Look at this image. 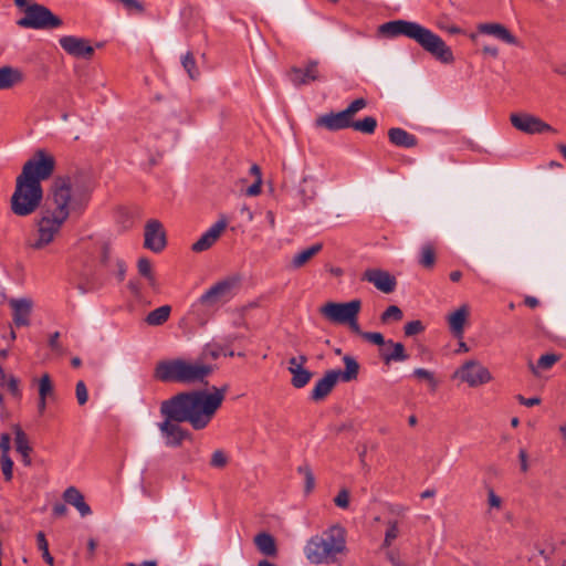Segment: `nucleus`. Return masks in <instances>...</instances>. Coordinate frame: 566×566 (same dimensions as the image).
Here are the masks:
<instances>
[{
	"instance_id": "5fc2aeb1",
	"label": "nucleus",
	"mask_w": 566,
	"mask_h": 566,
	"mask_svg": "<svg viewBox=\"0 0 566 566\" xmlns=\"http://www.w3.org/2000/svg\"><path fill=\"white\" fill-rule=\"evenodd\" d=\"M488 504L490 509L500 510L502 506V499L495 494L492 488L488 489Z\"/></svg>"
},
{
	"instance_id": "bb28decb",
	"label": "nucleus",
	"mask_w": 566,
	"mask_h": 566,
	"mask_svg": "<svg viewBox=\"0 0 566 566\" xmlns=\"http://www.w3.org/2000/svg\"><path fill=\"white\" fill-rule=\"evenodd\" d=\"M388 137L390 143L398 147L412 148L417 146L416 136L399 127L390 128Z\"/></svg>"
},
{
	"instance_id": "864d4df0",
	"label": "nucleus",
	"mask_w": 566,
	"mask_h": 566,
	"mask_svg": "<svg viewBox=\"0 0 566 566\" xmlns=\"http://www.w3.org/2000/svg\"><path fill=\"white\" fill-rule=\"evenodd\" d=\"M181 65L185 69V71H191L193 69L199 67L197 61L195 60V56L191 52L186 53L181 59Z\"/></svg>"
},
{
	"instance_id": "f257e3e1",
	"label": "nucleus",
	"mask_w": 566,
	"mask_h": 566,
	"mask_svg": "<svg viewBox=\"0 0 566 566\" xmlns=\"http://www.w3.org/2000/svg\"><path fill=\"white\" fill-rule=\"evenodd\" d=\"M228 389L229 386L223 385L221 388L212 387L211 392L184 391L161 401L160 415L164 420L157 426L166 446L180 447L189 436L181 428L182 422H189L195 430L206 428L222 405Z\"/></svg>"
},
{
	"instance_id": "dca6fc26",
	"label": "nucleus",
	"mask_w": 566,
	"mask_h": 566,
	"mask_svg": "<svg viewBox=\"0 0 566 566\" xmlns=\"http://www.w3.org/2000/svg\"><path fill=\"white\" fill-rule=\"evenodd\" d=\"M144 245L154 252H160L166 247V233L158 220L151 219L146 223Z\"/></svg>"
},
{
	"instance_id": "412c9836",
	"label": "nucleus",
	"mask_w": 566,
	"mask_h": 566,
	"mask_svg": "<svg viewBox=\"0 0 566 566\" xmlns=\"http://www.w3.org/2000/svg\"><path fill=\"white\" fill-rule=\"evenodd\" d=\"M478 30L482 34L492 35L506 44H516V38L501 23H481Z\"/></svg>"
},
{
	"instance_id": "c756f323",
	"label": "nucleus",
	"mask_w": 566,
	"mask_h": 566,
	"mask_svg": "<svg viewBox=\"0 0 566 566\" xmlns=\"http://www.w3.org/2000/svg\"><path fill=\"white\" fill-rule=\"evenodd\" d=\"M386 345L392 347V352L390 354L382 355V359L386 365H389L391 361H405L408 359V354L406 353L405 346L401 343L387 340Z\"/></svg>"
},
{
	"instance_id": "4468645a",
	"label": "nucleus",
	"mask_w": 566,
	"mask_h": 566,
	"mask_svg": "<svg viewBox=\"0 0 566 566\" xmlns=\"http://www.w3.org/2000/svg\"><path fill=\"white\" fill-rule=\"evenodd\" d=\"M510 119L516 129L526 134L555 133V129L551 125L527 113L511 114Z\"/></svg>"
},
{
	"instance_id": "49530a36",
	"label": "nucleus",
	"mask_w": 566,
	"mask_h": 566,
	"mask_svg": "<svg viewBox=\"0 0 566 566\" xmlns=\"http://www.w3.org/2000/svg\"><path fill=\"white\" fill-rule=\"evenodd\" d=\"M367 105V101L363 97L360 98H357L355 101H353L347 108H345L344 111L347 113V115L349 116L350 119L354 118V116L359 112L361 111L363 108H365Z\"/></svg>"
},
{
	"instance_id": "39448f33",
	"label": "nucleus",
	"mask_w": 566,
	"mask_h": 566,
	"mask_svg": "<svg viewBox=\"0 0 566 566\" xmlns=\"http://www.w3.org/2000/svg\"><path fill=\"white\" fill-rule=\"evenodd\" d=\"M213 371V367L199 361L185 359L161 360L155 368V377L164 382L197 384Z\"/></svg>"
},
{
	"instance_id": "aec40b11",
	"label": "nucleus",
	"mask_w": 566,
	"mask_h": 566,
	"mask_svg": "<svg viewBox=\"0 0 566 566\" xmlns=\"http://www.w3.org/2000/svg\"><path fill=\"white\" fill-rule=\"evenodd\" d=\"M9 305L13 311V322L20 326H28L30 324V314L32 310V301L29 298H12Z\"/></svg>"
},
{
	"instance_id": "6e6552de",
	"label": "nucleus",
	"mask_w": 566,
	"mask_h": 566,
	"mask_svg": "<svg viewBox=\"0 0 566 566\" xmlns=\"http://www.w3.org/2000/svg\"><path fill=\"white\" fill-rule=\"evenodd\" d=\"M63 21L49 8L39 3H31L24 9V17L18 21V25L35 30H52L60 28Z\"/></svg>"
},
{
	"instance_id": "f8f14e48",
	"label": "nucleus",
	"mask_w": 566,
	"mask_h": 566,
	"mask_svg": "<svg viewBox=\"0 0 566 566\" xmlns=\"http://www.w3.org/2000/svg\"><path fill=\"white\" fill-rule=\"evenodd\" d=\"M453 377L459 378L462 382L473 388L488 384L493 378L490 370L476 359H470L463 363L454 371Z\"/></svg>"
},
{
	"instance_id": "052dcab7",
	"label": "nucleus",
	"mask_w": 566,
	"mask_h": 566,
	"mask_svg": "<svg viewBox=\"0 0 566 566\" xmlns=\"http://www.w3.org/2000/svg\"><path fill=\"white\" fill-rule=\"evenodd\" d=\"M111 258V247L108 243H103L102 245V255H101V262L106 265Z\"/></svg>"
},
{
	"instance_id": "6e6d98bb",
	"label": "nucleus",
	"mask_w": 566,
	"mask_h": 566,
	"mask_svg": "<svg viewBox=\"0 0 566 566\" xmlns=\"http://www.w3.org/2000/svg\"><path fill=\"white\" fill-rule=\"evenodd\" d=\"M345 325H348L349 329L359 335L360 337H363V334L365 332L361 331L359 324H358V314H355L354 316L350 317V319L345 324Z\"/></svg>"
},
{
	"instance_id": "ddd939ff",
	"label": "nucleus",
	"mask_w": 566,
	"mask_h": 566,
	"mask_svg": "<svg viewBox=\"0 0 566 566\" xmlns=\"http://www.w3.org/2000/svg\"><path fill=\"white\" fill-rule=\"evenodd\" d=\"M59 43L69 55L77 60H91L95 53V48L84 38L64 35L60 38Z\"/></svg>"
},
{
	"instance_id": "a878e982",
	"label": "nucleus",
	"mask_w": 566,
	"mask_h": 566,
	"mask_svg": "<svg viewBox=\"0 0 566 566\" xmlns=\"http://www.w3.org/2000/svg\"><path fill=\"white\" fill-rule=\"evenodd\" d=\"M254 545L258 551L269 557H274L277 554V546L274 537L266 532H261L254 536Z\"/></svg>"
},
{
	"instance_id": "6ab92c4d",
	"label": "nucleus",
	"mask_w": 566,
	"mask_h": 566,
	"mask_svg": "<svg viewBox=\"0 0 566 566\" xmlns=\"http://www.w3.org/2000/svg\"><path fill=\"white\" fill-rule=\"evenodd\" d=\"M337 381V375L331 369L327 370L324 376L316 381L311 392V399L313 401H321L325 399L332 392Z\"/></svg>"
},
{
	"instance_id": "680f3d73",
	"label": "nucleus",
	"mask_w": 566,
	"mask_h": 566,
	"mask_svg": "<svg viewBox=\"0 0 566 566\" xmlns=\"http://www.w3.org/2000/svg\"><path fill=\"white\" fill-rule=\"evenodd\" d=\"M366 453H367V447L363 446L361 450L359 451V461H360V465H361L363 470L368 472L369 465L366 462Z\"/></svg>"
},
{
	"instance_id": "774afa93",
	"label": "nucleus",
	"mask_w": 566,
	"mask_h": 566,
	"mask_svg": "<svg viewBox=\"0 0 566 566\" xmlns=\"http://www.w3.org/2000/svg\"><path fill=\"white\" fill-rule=\"evenodd\" d=\"M387 557L390 560V563L392 564V566H402L403 565L401 563V560L399 559V557L397 555H395L392 552H389L387 554Z\"/></svg>"
},
{
	"instance_id": "13d9d810",
	"label": "nucleus",
	"mask_w": 566,
	"mask_h": 566,
	"mask_svg": "<svg viewBox=\"0 0 566 566\" xmlns=\"http://www.w3.org/2000/svg\"><path fill=\"white\" fill-rule=\"evenodd\" d=\"M518 402L526 407H533L541 403V399L538 397L525 398L522 395L516 396Z\"/></svg>"
},
{
	"instance_id": "c85d7f7f",
	"label": "nucleus",
	"mask_w": 566,
	"mask_h": 566,
	"mask_svg": "<svg viewBox=\"0 0 566 566\" xmlns=\"http://www.w3.org/2000/svg\"><path fill=\"white\" fill-rule=\"evenodd\" d=\"M171 307L169 305H163L150 313L145 318V322L150 326H160L169 318Z\"/></svg>"
},
{
	"instance_id": "37998d69",
	"label": "nucleus",
	"mask_w": 566,
	"mask_h": 566,
	"mask_svg": "<svg viewBox=\"0 0 566 566\" xmlns=\"http://www.w3.org/2000/svg\"><path fill=\"white\" fill-rule=\"evenodd\" d=\"M399 528L397 521H388L387 522V531L385 533L384 546L389 547L392 542L398 537Z\"/></svg>"
},
{
	"instance_id": "2f4dec72",
	"label": "nucleus",
	"mask_w": 566,
	"mask_h": 566,
	"mask_svg": "<svg viewBox=\"0 0 566 566\" xmlns=\"http://www.w3.org/2000/svg\"><path fill=\"white\" fill-rule=\"evenodd\" d=\"M286 75L289 81L295 87L310 85L313 82L321 81L318 73H286Z\"/></svg>"
},
{
	"instance_id": "3c124183",
	"label": "nucleus",
	"mask_w": 566,
	"mask_h": 566,
	"mask_svg": "<svg viewBox=\"0 0 566 566\" xmlns=\"http://www.w3.org/2000/svg\"><path fill=\"white\" fill-rule=\"evenodd\" d=\"M336 506L347 509L349 505V492L347 489H342L334 499Z\"/></svg>"
},
{
	"instance_id": "0e129e2a",
	"label": "nucleus",
	"mask_w": 566,
	"mask_h": 566,
	"mask_svg": "<svg viewBox=\"0 0 566 566\" xmlns=\"http://www.w3.org/2000/svg\"><path fill=\"white\" fill-rule=\"evenodd\" d=\"M6 385L8 386L9 390L13 395H18V392H19L18 380L14 377H9V379L7 380Z\"/></svg>"
},
{
	"instance_id": "bf43d9fd",
	"label": "nucleus",
	"mask_w": 566,
	"mask_h": 566,
	"mask_svg": "<svg viewBox=\"0 0 566 566\" xmlns=\"http://www.w3.org/2000/svg\"><path fill=\"white\" fill-rule=\"evenodd\" d=\"M261 187H262V180H255L248 189L247 195L248 196H258L261 193Z\"/></svg>"
},
{
	"instance_id": "4c0bfd02",
	"label": "nucleus",
	"mask_w": 566,
	"mask_h": 566,
	"mask_svg": "<svg viewBox=\"0 0 566 566\" xmlns=\"http://www.w3.org/2000/svg\"><path fill=\"white\" fill-rule=\"evenodd\" d=\"M23 81V73H0V90L10 88Z\"/></svg>"
},
{
	"instance_id": "a18cd8bd",
	"label": "nucleus",
	"mask_w": 566,
	"mask_h": 566,
	"mask_svg": "<svg viewBox=\"0 0 566 566\" xmlns=\"http://www.w3.org/2000/svg\"><path fill=\"white\" fill-rule=\"evenodd\" d=\"M228 464V457L222 450H216L210 460L212 468L222 469Z\"/></svg>"
},
{
	"instance_id": "72a5a7b5",
	"label": "nucleus",
	"mask_w": 566,
	"mask_h": 566,
	"mask_svg": "<svg viewBox=\"0 0 566 566\" xmlns=\"http://www.w3.org/2000/svg\"><path fill=\"white\" fill-rule=\"evenodd\" d=\"M559 358L560 357L556 354H546V355H543L539 357L536 366L534 364L530 363L528 367H530L531 371L536 376V375H538V369L546 370V369L552 368L553 365L559 360Z\"/></svg>"
},
{
	"instance_id": "5701e85b",
	"label": "nucleus",
	"mask_w": 566,
	"mask_h": 566,
	"mask_svg": "<svg viewBox=\"0 0 566 566\" xmlns=\"http://www.w3.org/2000/svg\"><path fill=\"white\" fill-rule=\"evenodd\" d=\"M63 499L74 506L81 516H87L92 513L90 505L84 501V495L75 486H69L63 493Z\"/></svg>"
},
{
	"instance_id": "c9c22d12",
	"label": "nucleus",
	"mask_w": 566,
	"mask_h": 566,
	"mask_svg": "<svg viewBox=\"0 0 566 566\" xmlns=\"http://www.w3.org/2000/svg\"><path fill=\"white\" fill-rule=\"evenodd\" d=\"M297 472L304 476L305 485H304V493L310 494L313 492L315 488V476L311 469V467L307 463H304L300 467H297Z\"/></svg>"
},
{
	"instance_id": "69168bd1",
	"label": "nucleus",
	"mask_w": 566,
	"mask_h": 566,
	"mask_svg": "<svg viewBox=\"0 0 566 566\" xmlns=\"http://www.w3.org/2000/svg\"><path fill=\"white\" fill-rule=\"evenodd\" d=\"M53 513L56 516H64L67 513V509L64 504L57 503L53 506Z\"/></svg>"
},
{
	"instance_id": "b1692460",
	"label": "nucleus",
	"mask_w": 566,
	"mask_h": 566,
	"mask_svg": "<svg viewBox=\"0 0 566 566\" xmlns=\"http://www.w3.org/2000/svg\"><path fill=\"white\" fill-rule=\"evenodd\" d=\"M468 316V305H461L457 311L448 316L449 327L455 337L462 338Z\"/></svg>"
},
{
	"instance_id": "338daca9",
	"label": "nucleus",
	"mask_w": 566,
	"mask_h": 566,
	"mask_svg": "<svg viewBox=\"0 0 566 566\" xmlns=\"http://www.w3.org/2000/svg\"><path fill=\"white\" fill-rule=\"evenodd\" d=\"M59 337H60V333L59 332H55L51 335L50 337V340H49V345L52 349H59L60 348V344H59Z\"/></svg>"
},
{
	"instance_id": "f03ea898",
	"label": "nucleus",
	"mask_w": 566,
	"mask_h": 566,
	"mask_svg": "<svg viewBox=\"0 0 566 566\" xmlns=\"http://www.w3.org/2000/svg\"><path fill=\"white\" fill-rule=\"evenodd\" d=\"M92 186L82 176H56L46 197V205L61 217L81 214L91 198Z\"/></svg>"
},
{
	"instance_id": "f3484780",
	"label": "nucleus",
	"mask_w": 566,
	"mask_h": 566,
	"mask_svg": "<svg viewBox=\"0 0 566 566\" xmlns=\"http://www.w3.org/2000/svg\"><path fill=\"white\" fill-rule=\"evenodd\" d=\"M227 226L228 222L224 218L218 220L191 245V250L196 253H200L210 249L219 240Z\"/></svg>"
},
{
	"instance_id": "7c9ffc66",
	"label": "nucleus",
	"mask_w": 566,
	"mask_h": 566,
	"mask_svg": "<svg viewBox=\"0 0 566 566\" xmlns=\"http://www.w3.org/2000/svg\"><path fill=\"white\" fill-rule=\"evenodd\" d=\"M290 374L292 375L291 385L296 389L304 388L313 377V373L305 367H298Z\"/></svg>"
},
{
	"instance_id": "a211bd4d",
	"label": "nucleus",
	"mask_w": 566,
	"mask_h": 566,
	"mask_svg": "<svg viewBox=\"0 0 566 566\" xmlns=\"http://www.w3.org/2000/svg\"><path fill=\"white\" fill-rule=\"evenodd\" d=\"M317 127H324L331 132L349 128L352 119L345 111L338 113H328L319 116L315 122Z\"/></svg>"
},
{
	"instance_id": "cd10ccee",
	"label": "nucleus",
	"mask_w": 566,
	"mask_h": 566,
	"mask_svg": "<svg viewBox=\"0 0 566 566\" xmlns=\"http://www.w3.org/2000/svg\"><path fill=\"white\" fill-rule=\"evenodd\" d=\"M322 243H316L300 253L295 254L291 261V265L293 269H300L304 264H306L315 254H317L322 250Z\"/></svg>"
},
{
	"instance_id": "79ce46f5",
	"label": "nucleus",
	"mask_w": 566,
	"mask_h": 566,
	"mask_svg": "<svg viewBox=\"0 0 566 566\" xmlns=\"http://www.w3.org/2000/svg\"><path fill=\"white\" fill-rule=\"evenodd\" d=\"M36 542H38L39 549L42 552V557L44 558V560L50 566H53L54 565V558L51 556V554L49 552V544H48V541H46L45 535H44L43 532H39L36 534Z\"/></svg>"
},
{
	"instance_id": "393cba45",
	"label": "nucleus",
	"mask_w": 566,
	"mask_h": 566,
	"mask_svg": "<svg viewBox=\"0 0 566 566\" xmlns=\"http://www.w3.org/2000/svg\"><path fill=\"white\" fill-rule=\"evenodd\" d=\"M343 363L345 365L344 370H339V369H331V370L337 375L338 380H342L344 382H350L353 380H356L358 378L359 368H360L356 358H354L350 355H345L343 357Z\"/></svg>"
},
{
	"instance_id": "e2e57ef3",
	"label": "nucleus",
	"mask_w": 566,
	"mask_h": 566,
	"mask_svg": "<svg viewBox=\"0 0 566 566\" xmlns=\"http://www.w3.org/2000/svg\"><path fill=\"white\" fill-rule=\"evenodd\" d=\"M518 458H520V462H521V470L523 472H526L528 470V464H527V453L524 449L520 450Z\"/></svg>"
},
{
	"instance_id": "0eeeda50",
	"label": "nucleus",
	"mask_w": 566,
	"mask_h": 566,
	"mask_svg": "<svg viewBox=\"0 0 566 566\" xmlns=\"http://www.w3.org/2000/svg\"><path fill=\"white\" fill-rule=\"evenodd\" d=\"M65 221L66 219L52 210L51 206H45L41 211V217L36 220V238L30 243V248L41 250L49 245L53 242Z\"/></svg>"
},
{
	"instance_id": "58836bf2",
	"label": "nucleus",
	"mask_w": 566,
	"mask_h": 566,
	"mask_svg": "<svg viewBox=\"0 0 566 566\" xmlns=\"http://www.w3.org/2000/svg\"><path fill=\"white\" fill-rule=\"evenodd\" d=\"M54 394L53 384L49 374H43L39 379V397L48 399Z\"/></svg>"
},
{
	"instance_id": "ea45409f",
	"label": "nucleus",
	"mask_w": 566,
	"mask_h": 566,
	"mask_svg": "<svg viewBox=\"0 0 566 566\" xmlns=\"http://www.w3.org/2000/svg\"><path fill=\"white\" fill-rule=\"evenodd\" d=\"M138 272L140 275L147 279L151 286L155 285L156 280L151 271V264L148 259L140 258L137 263Z\"/></svg>"
},
{
	"instance_id": "603ef678",
	"label": "nucleus",
	"mask_w": 566,
	"mask_h": 566,
	"mask_svg": "<svg viewBox=\"0 0 566 566\" xmlns=\"http://www.w3.org/2000/svg\"><path fill=\"white\" fill-rule=\"evenodd\" d=\"M363 338L365 340L370 342L378 346H382V345L387 344L382 334L377 333V332H366L363 334Z\"/></svg>"
},
{
	"instance_id": "4d7b16f0",
	"label": "nucleus",
	"mask_w": 566,
	"mask_h": 566,
	"mask_svg": "<svg viewBox=\"0 0 566 566\" xmlns=\"http://www.w3.org/2000/svg\"><path fill=\"white\" fill-rule=\"evenodd\" d=\"M0 450L1 457L8 455L10 451V436L8 433H2L0 437Z\"/></svg>"
},
{
	"instance_id": "de8ad7c7",
	"label": "nucleus",
	"mask_w": 566,
	"mask_h": 566,
	"mask_svg": "<svg viewBox=\"0 0 566 566\" xmlns=\"http://www.w3.org/2000/svg\"><path fill=\"white\" fill-rule=\"evenodd\" d=\"M75 395L80 406H84L88 400V392L86 385L83 380L77 381L75 387Z\"/></svg>"
},
{
	"instance_id": "c03bdc74",
	"label": "nucleus",
	"mask_w": 566,
	"mask_h": 566,
	"mask_svg": "<svg viewBox=\"0 0 566 566\" xmlns=\"http://www.w3.org/2000/svg\"><path fill=\"white\" fill-rule=\"evenodd\" d=\"M413 376L419 380H426L432 390L438 386V381L434 378L433 373L424 368H417L413 370Z\"/></svg>"
},
{
	"instance_id": "9b49d317",
	"label": "nucleus",
	"mask_w": 566,
	"mask_h": 566,
	"mask_svg": "<svg viewBox=\"0 0 566 566\" xmlns=\"http://www.w3.org/2000/svg\"><path fill=\"white\" fill-rule=\"evenodd\" d=\"M361 301L356 298L347 303L327 302L318 308L319 314L333 324L345 325L352 316L359 314Z\"/></svg>"
},
{
	"instance_id": "8fccbe9b",
	"label": "nucleus",
	"mask_w": 566,
	"mask_h": 566,
	"mask_svg": "<svg viewBox=\"0 0 566 566\" xmlns=\"http://www.w3.org/2000/svg\"><path fill=\"white\" fill-rule=\"evenodd\" d=\"M13 461L9 455L1 457V470L7 481L12 479Z\"/></svg>"
},
{
	"instance_id": "f704fd0d",
	"label": "nucleus",
	"mask_w": 566,
	"mask_h": 566,
	"mask_svg": "<svg viewBox=\"0 0 566 566\" xmlns=\"http://www.w3.org/2000/svg\"><path fill=\"white\" fill-rule=\"evenodd\" d=\"M377 127V120L376 118L371 116H367L361 120H353L350 124V128H354L355 130L365 133V134H373Z\"/></svg>"
},
{
	"instance_id": "1a4fd4ad",
	"label": "nucleus",
	"mask_w": 566,
	"mask_h": 566,
	"mask_svg": "<svg viewBox=\"0 0 566 566\" xmlns=\"http://www.w3.org/2000/svg\"><path fill=\"white\" fill-rule=\"evenodd\" d=\"M55 169V159L45 150L39 149L34 157L28 160L22 168L19 177L34 184H41V180L50 178Z\"/></svg>"
},
{
	"instance_id": "7ed1b4c3",
	"label": "nucleus",
	"mask_w": 566,
	"mask_h": 566,
	"mask_svg": "<svg viewBox=\"0 0 566 566\" xmlns=\"http://www.w3.org/2000/svg\"><path fill=\"white\" fill-rule=\"evenodd\" d=\"M378 33L385 38L406 36L413 40L426 52L443 63L453 61V53L446 42L430 29L408 20H392L378 27Z\"/></svg>"
},
{
	"instance_id": "9d476101",
	"label": "nucleus",
	"mask_w": 566,
	"mask_h": 566,
	"mask_svg": "<svg viewBox=\"0 0 566 566\" xmlns=\"http://www.w3.org/2000/svg\"><path fill=\"white\" fill-rule=\"evenodd\" d=\"M241 276L239 274L230 275L214 285H212L199 298V302L206 306H213L219 302H227L232 298L241 284Z\"/></svg>"
},
{
	"instance_id": "20e7f679",
	"label": "nucleus",
	"mask_w": 566,
	"mask_h": 566,
	"mask_svg": "<svg viewBox=\"0 0 566 566\" xmlns=\"http://www.w3.org/2000/svg\"><path fill=\"white\" fill-rule=\"evenodd\" d=\"M346 551V531L338 524L311 537L304 548L306 558L316 565L335 563Z\"/></svg>"
},
{
	"instance_id": "473e14b6",
	"label": "nucleus",
	"mask_w": 566,
	"mask_h": 566,
	"mask_svg": "<svg viewBox=\"0 0 566 566\" xmlns=\"http://www.w3.org/2000/svg\"><path fill=\"white\" fill-rule=\"evenodd\" d=\"M14 432V442H15V449L18 453H27L32 452V448L30 446L28 436L22 430V428L19 424H14L12 427Z\"/></svg>"
},
{
	"instance_id": "4be33fe9",
	"label": "nucleus",
	"mask_w": 566,
	"mask_h": 566,
	"mask_svg": "<svg viewBox=\"0 0 566 566\" xmlns=\"http://www.w3.org/2000/svg\"><path fill=\"white\" fill-rule=\"evenodd\" d=\"M297 195L300 197L303 208H306L316 198L317 191L315 188V178L312 175L302 177L297 186Z\"/></svg>"
},
{
	"instance_id": "a19ab883",
	"label": "nucleus",
	"mask_w": 566,
	"mask_h": 566,
	"mask_svg": "<svg viewBox=\"0 0 566 566\" xmlns=\"http://www.w3.org/2000/svg\"><path fill=\"white\" fill-rule=\"evenodd\" d=\"M402 316H403L402 311L397 305H390L380 315V321L384 324H387L390 321L399 322L402 319Z\"/></svg>"
},
{
	"instance_id": "e433bc0d",
	"label": "nucleus",
	"mask_w": 566,
	"mask_h": 566,
	"mask_svg": "<svg viewBox=\"0 0 566 566\" xmlns=\"http://www.w3.org/2000/svg\"><path fill=\"white\" fill-rule=\"evenodd\" d=\"M436 262V251L432 244L427 243L421 248V256L419 263L423 268H432Z\"/></svg>"
},
{
	"instance_id": "2eb2a0df",
	"label": "nucleus",
	"mask_w": 566,
	"mask_h": 566,
	"mask_svg": "<svg viewBox=\"0 0 566 566\" xmlns=\"http://www.w3.org/2000/svg\"><path fill=\"white\" fill-rule=\"evenodd\" d=\"M363 281L371 283L382 293H392L397 286V280L388 271L378 268L367 269L361 276Z\"/></svg>"
},
{
	"instance_id": "423d86ee",
	"label": "nucleus",
	"mask_w": 566,
	"mask_h": 566,
	"mask_svg": "<svg viewBox=\"0 0 566 566\" xmlns=\"http://www.w3.org/2000/svg\"><path fill=\"white\" fill-rule=\"evenodd\" d=\"M43 200V189L41 184L25 181L17 177L15 189L10 199V208L13 214L27 217L34 213Z\"/></svg>"
},
{
	"instance_id": "09e8293b",
	"label": "nucleus",
	"mask_w": 566,
	"mask_h": 566,
	"mask_svg": "<svg viewBox=\"0 0 566 566\" xmlns=\"http://www.w3.org/2000/svg\"><path fill=\"white\" fill-rule=\"evenodd\" d=\"M424 326L421 321H411L407 323L403 327V332L406 336H415L421 332H423Z\"/></svg>"
}]
</instances>
